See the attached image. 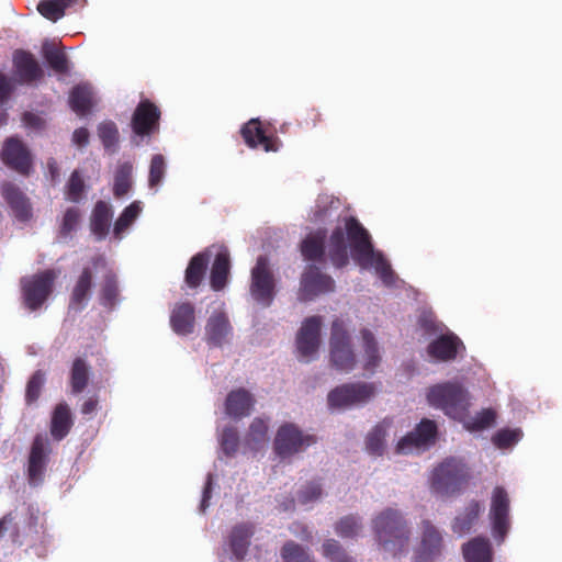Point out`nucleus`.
<instances>
[{
  "mask_svg": "<svg viewBox=\"0 0 562 562\" xmlns=\"http://www.w3.org/2000/svg\"><path fill=\"white\" fill-rule=\"evenodd\" d=\"M372 531L381 551L392 558L407 555L412 528L405 515L395 508H384L372 519Z\"/></svg>",
  "mask_w": 562,
  "mask_h": 562,
  "instance_id": "nucleus-1",
  "label": "nucleus"
},
{
  "mask_svg": "<svg viewBox=\"0 0 562 562\" xmlns=\"http://www.w3.org/2000/svg\"><path fill=\"white\" fill-rule=\"evenodd\" d=\"M353 263L362 270L374 271L385 286H393L396 276L382 251L373 246L371 235L353 217Z\"/></svg>",
  "mask_w": 562,
  "mask_h": 562,
  "instance_id": "nucleus-2",
  "label": "nucleus"
},
{
  "mask_svg": "<svg viewBox=\"0 0 562 562\" xmlns=\"http://www.w3.org/2000/svg\"><path fill=\"white\" fill-rule=\"evenodd\" d=\"M427 401L430 406L442 409L446 415L454 419L462 418L470 406L469 393L458 382H445L430 386Z\"/></svg>",
  "mask_w": 562,
  "mask_h": 562,
  "instance_id": "nucleus-3",
  "label": "nucleus"
},
{
  "mask_svg": "<svg viewBox=\"0 0 562 562\" xmlns=\"http://www.w3.org/2000/svg\"><path fill=\"white\" fill-rule=\"evenodd\" d=\"M469 479V468L462 460L447 458L432 470L430 488L436 494L449 496L458 493Z\"/></svg>",
  "mask_w": 562,
  "mask_h": 562,
  "instance_id": "nucleus-4",
  "label": "nucleus"
},
{
  "mask_svg": "<svg viewBox=\"0 0 562 562\" xmlns=\"http://www.w3.org/2000/svg\"><path fill=\"white\" fill-rule=\"evenodd\" d=\"M56 274L47 269L31 277L21 279V290L25 306L30 311L38 310L53 291Z\"/></svg>",
  "mask_w": 562,
  "mask_h": 562,
  "instance_id": "nucleus-5",
  "label": "nucleus"
},
{
  "mask_svg": "<svg viewBox=\"0 0 562 562\" xmlns=\"http://www.w3.org/2000/svg\"><path fill=\"white\" fill-rule=\"evenodd\" d=\"M249 291L252 299L262 306L268 307L272 304L276 295V279L266 256H259L251 269Z\"/></svg>",
  "mask_w": 562,
  "mask_h": 562,
  "instance_id": "nucleus-6",
  "label": "nucleus"
},
{
  "mask_svg": "<svg viewBox=\"0 0 562 562\" xmlns=\"http://www.w3.org/2000/svg\"><path fill=\"white\" fill-rule=\"evenodd\" d=\"M316 441L317 438L314 435H305L295 425L284 424L277 431L273 449L280 458L284 459L304 451Z\"/></svg>",
  "mask_w": 562,
  "mask_h": 562,
  "instance_id": "nucleus-7",
  "label": "nucleus"
},
{
  "mask_svg": "<svg viewBox=\"0 0 562 562\" xmlns=\"http://www.w3.org/2000/svg\"><path fill=\"white\" fill-rule=\"evenodd\" d=\"M510 498L503 486L494 487L491 496L488 517L492 535L496 541L503 542L510 528Z\"/></svg>",
  "mask_w": 562,
  "mask_h": 562,
  "instance_id": "nucleus-8",
  "label": "nucleus"
},
{
  "mask_svg": "<svg viewBox=\"0 0 562 562\" xmlns=\"http://www.w3.org/2000/svg\"><path fill=\"white\" fill-rule=\"evenodd\" d=\"M329 362L338 371H348L351 368V338L340 319H335L331 325Z\"/></svg>",
  "mask_w": 562,
  "mask_h": 562,
  "instance_id": "nucleus-9",
  "label": "nucleus"
},
{
  "mask_svg": "<svg viewBox=\"0 0 562 562\" xmlns=\"http://www.w3.org/2000/svg\"><path fill=\"white\" fill-rule=\"evenodd\" d=\"M321 316H310L304 319L295 337L300 360L310 362L316 358L321 346Z\"/></svg>",
  "mask_w": 562,
  "mask_h": 562,
  "instance_id": "nucleus-10",
  "label": "nucleus"
},
{
  "mask_svg": "<svg viewBox=\"0 0 562 562\" xmlns=\"http://www.w3.org/2000/svg\"><path fill=\"white\" fill-rule=\"evenodd\" d=\"M437 435V424L423 418L412 431L398 440L395 450L398 454H408L415 450L427 449L435 443Z\"/></svg>",
  "mask_w": 562,
  "mask_h": 562,
  "instance_id": "nucleus-11",
  "label": "nucleus"
},
{
  "mask_svg": "<svg viewBox=\"0 0 562 562\" xmlns=\"http://www.w3.org/2000/svg\"><path fill=\"white\" fill-rule=\"evenodd\" d=\"M0 159L11 170L21 176H30L33 169L31 151L18 137L12 136L4 140L0 151Z\"/></svg>",
  "mask_w": 562,
  "mask_h": 562,
  "instance_id": "nucleus-12",
  "label": "nucleus"
},
{
  "mask_svg": "<svg viewBox=\"0 0 562 562\" xmlns=\"http://www.w3.org/2000/svg\"><path fill=\"white\" fill-rule=\"evenodd\" d=\"M160 116V109L154 102L148 99L142 100L137 104L131 121V127L135 136L150 138L158 133Z\"/></svg>",
  "mask_w": 562,
  "mask_h": 562,
  "instance_id": "nucleus-13",
  "label": "nucleus"
},
{
  "mask_svg": "<svg viewBox=\"0 0 562 562\" xmlns=\"http://www.w3.org/2000/svg\"><path fill=\"white\" fill-rule=\"evenodd\" d=\"M240 135L245 144L251 148H262L265 151H278L281 142L273 133H269L266 125L259 119H251L240 128Z\"/></svg>",
  "mask_w": 562,
  "mask_h": 562,
  "instance_id": "nucleus-14",
  "label": "nucleus"
},
{
  "mask_svg": "<svg viewBox=\"0 0 562 562\" xmlns=\"http://www.w3.org/2000/svg\"><path fill=\"white\" fill-rule=\"evenodd\" d=\"M333 279L329 276L322 273L316 266L310 265L301 278L299 300L307 302L319 294L333 291Z\"/></svg>",
  "mask_w": 562,
  "mask_h": 562,
  "instance_id": "nucleus-15",
  "label": "nucleus"
},
{
  "mask_svg": "<svg viewBox=\"0 0 562 562\" xmlns=\"http://www.w3.org/2000/svg\"><path fill=\"white\" fill-rule=\"evenodd\" d=\"M49 451L47 437L42 434L36 435L27 462V479L31 485L37 486L43 482Z\"/></svg>",
  "mask_w": 562,
  "mask_h": 562,
  "instance_id": "nucleus-16",
  "label": "nucleus"
},
{
  "mask_svg": "<svg viewBox=\"0 0 562 562\" xmlns=\"http://www.w3.org/2000/svg\"><path fill=\"white\" fill-rule=\"evenodd\" d=\"M443 539L438 528L428 519L420 522V544L414 562H431L440 555Z\"/></svg>",
  "mask_w": 562,
  "mask_h": 562,
  "instance_id": "nucleus-17",
  "label": "nucleus"
},
{
  "mask_svg": "<svg viewBox=\"0 0 562 562\" xmlns=\"http://www.w3.org/2000/svg\"><path fill=\"white\" fill-rule=\"evenodd\" d=\"M15 75L22 83H32L44 77V70L34 55L24 49H16L12 56Z\"/></svg>",
  "mask_w": 562,
  "mask_h": 562,
  "instance_id": "nucleus-18",
  "label": "nucleus"
},
{
  "mask_svg": "<svg viewBox=\"0 0 562 562\" xmlns=\"http://www.w3.org/2000/svg\"><path fill=\"white\" fill-rule=\"evenodd\" d=\"M351 246V216L345 217V228H336L329 240V258L340 268L348 263L347 248Z\"/></svg>",
  "mask_w": 562,
  "mask_h": 562,
  "instance_id": "nucleus-19",
  "label": "nucleus"
},
{
  "mask_svg": "<svg viewBox=\"0 0 562 562\" xmlns=\"http://www.w3.org/2000/svg\"><path fill=\"white\" fill-rule=\"evenodd\" d=\"M1 194L18 221L27 222L32 217L30 199L16 184L10 181L3 182Z\"/></svg>",
  "mask_w": 562,
  "mask_h": 562,
  "instance_id": "nucleus-20",
  "label": "nucleus"
},
{
  "mask_svg": "<svg viewBox=\"0 0 562 562\" xmlns=\"http://www.w3.org/2000/svg\"><path fill=\"white\" fill-rule=\"evenodd\" d=\"M464 349L462 340L453 333H448L432 340L427 347V352L438 361L448 362L454 360L460 350Z\"/></svg>",
  "mask_w": 562,
  "mask_h": 562,
  "instance_id": "nucleus-21",
  "label": "nucleus"
},
{
  "mask_svg": "<svg viewBox=\"0 0 562 562\" xmlns=\"http://www.w3.org/2000/svg\"><path fill=\"white\" fill-rule=\"evenodd\" d=\"M93 286V274L89 267L82 269L70 293L68 308L76 313L81 312L90 299Z\"/></svg>",
  "mask_w": 562,
  "mask_h": 562,
  "instance_id": "nucleus-22",
  "label": "nucleus"
},
{
  "mask_svg": "<svg viewBox=\"0 0 562 562\" xmlns=\"http://www.w3.org/2000/svg\"><path fill=\"white\" fill-rule=\"evenodd\" d=\"M232 334V326L224 312H214L205 325V340L207 345L221 347Z\"/></svg>",
  "mask_w": 562,
  "mask_h": 562,
  "instance_id": "nucleus-23",
  "label": "nucleus"
},
{
  "mask_svg": "<svg viewBox=\"0 0 562 562\" xmlns=\"http://www.w3.org/2000/svg\"><path fill=\"white\" fill-rule=\"evenodd\" d=\"M195 325V310L190 302L177 304L170 314V326L179 336L193 333Z\"/></svg>",
  "mask_w": 562,
  "mask_h": 562,
  "instance_id": "nucleus-24",
  "label": "nucleus"
},
{
  "mask_svg": "<svg viewBox=\"0 0 562 562\" xmlns=\"http://www.w3.org/2000/svg\"><path fill=\"white\" fill-rule=\"evenodd\" d=\"M254 403L255 400L249 391L243 387L233 390L227 394L225 413L233 418H243L250 414Z\"/></svg>",
  "mask_w": 562,
  "mask_h": 562,
  "instance_id": "nucleus-25",
  "label": "nucleus"
},
{
  "mask_svg": "<svg viewBox=\"0 0 562 562\" xmlns=\"http://www.w3.org/2000/svg\"><path fill=\"white\" fill-rule=\"evenodd\" d=\"M255 526L250 522L237 524L229 533V547L236 560L243 561L248 553Z\"/></svg>",
  "mask_w": 562,
  "mask_h": 562,
  "instance_id": "nucleus-26",
  "label": "nucleus"
},
{
  "mask_svg": "<svg viewBox=\"0 0 562 562\" xmlns=\"http://www.w3.org/2000/svg\"><path fill=\"white\" fill-rule=\"evenodd\" d=\"M462 554L465 562H493V549L490 540L477 536L463 543Z\"/></svg>",
  "mask_w": 562,
  "mask_h": 562,
  "instance_id": "nucleus-27",
  "label": "nucleus"
},
{
  "mask_svg": "<svg viewBox=\"0 0 562 562\" xmlns=\"http://www.w3.org/2000/svg\"><path fill=\"white\" fill-rule=\"evenodd\" d=\"M482 512V504L479 501H470L464 509L459 513L451 525L454 533L463 536L469 533L476 524Z\"/></svg>",
  "mask_w": 562,
  "mask_h": 562,
  "instance_id": "nucleus-28",
  "label": "nucleus"
},
{
  "mask_svg": "<svg viewBox=\"0 0 562 562\" xmlns=\"http://www.w3.org/2000/svg\"><path fill=\"white\" fill-rule=\"evenodd\" d=\"M112 215V209L106 202L98 201L95 203L91 214L90 227L98 239H104L109 234Z\"/></svg>",
  "mask_w": 562,
  "mask_h": 562,
  "instance_id": "nucleus-29",
  "label": "nucleus"
},
{
  "mask_svg": "<svg viewBox=\"0 0 562 562\" xmlns=\"http://www.w3.org/2000/svg\"><path fill=\"white\" fill-rule=\"evenodd\" d=\"M71 427L70 408L66 403H59L52 415L50 435L55 440L60 441L69 434Z\"/></svg>",
  "mask_w": 562,
  "mask_h": 562,
  "instance_id": "nucleus-30",
  "label": "nucleus"
},
{
  "mask_svg": "<svg viewBox=\"0 0 562 562\" xmlns=\"http://www.w3.org/2000/svg\"><path fill=\"white\" fill-rule=\"evenodd\" d=\"M209 260L210 256L207 252H198L190 259L184 273V282L190 289H196L202 283Z\"/></svg>",
  "mask_w": 562,
  "mask_h": 562,
  "instance_id": "nucleus-31",
  "label": "nucleus"
},
{
  "mask_svg": "<svg viewBox=\"0 0 562 562\" xmlns=\"http://www.w3.org/2000/svg\"><path fill=\"white\" fill-rule=\"evenodd\" d=\"M120 289L115 272L108 269L99 288V302L105 308H113L119 302Z\"/></svg>",
  "mask_w": 562,
  "mask_h": 562,
  "instance_id": "nucleus-32",
  "label": "nucleus"
},
{
  "mask_svg": "<svg viewBox=\"0 0 562 562\" xmlns=\"http://www.w3.org/2000/svg\"><path fill=\"white\" fill-rule=\"evenodd\" d=\"M229 254L224 249L215 256L211 268L210 281L214 291H221L225 288L229 274Z\"/></svg>",
  "mask_w": 562,
  "mask_h": 562,
  "instance_id": "nucleus-33",
  "label": "nucleus"
},
{
  "mask_svg": "<svg viewBox=\"0 0 562 562\" xmlns=\"http://www.w3.org/2000/svg\"><path fill=\"white\" fill-rule=\"evenodd\" d=\"M42 54L48 66L58 75L69 72V59L63 48L54 43L45 42L42 45Z\"/></svg>",
  "mask_w": 562,
  "mask_h": 562,
  "instance_id": "nucleus-34",
  "label": "nucleus"
},
{
  "mask_svg": "<svg viewBox=\"0 0 562 562\" xmlns=\"http://www.w3.org/2000/svg\"><path fill=\"white\" fill-rule=\"evenodd\" d=\"M326 232L319 229L307 235L301 243V252L304 259L318 261L325 254Z\"/></svg>",
  "mask_w": 562,
  "mask_h": 562,
  "instance_id": "nucleus-35",
  "label": "nucleus"
},
{
  "mask_svg": "<svg viewBox=\"0 0 562 562\" xmlns=\"http://www.w3.org/2000/svg\"><path fill=\"white\" fill-rule=\"evenodd\" d=\"M361 338L364 353L361 356L360 361L362 362L366 372L373 373L381 359L376 340L373 334L368 329H363L361 331Z\"/></svg>",
  "mask_w": 562,
  "mask_h": 562,
  "instance_id": "nucleus-36",
  "label": "nucleus"
},
{
  "mask_svg": "<svg viewBox=\"0 0 562 562\" xmlns=\"http://www.w3.org/2000/svg\"><path fill=\"white\" fill-rule=\"evenodd\" d=\"M90 366L82 357H76L70 368V386L74 394L81 393L88 385Z\"/></svg>",
  "mask_w": 562,
  "mask_h": 562,
  "instance_id": "nucleus-37",
  "label": "nucleus"
},
{
  "mask_svg": "<svg viewBox=\"0 0 562 562\" xmlns=\"http://www.w3.org/2000/svg\"><path fill=\"white\" fill-rule=\"evenodd\" d=\"M69 105L78 115H86L92 108L91 90L81 85L74 87L69 95Z\"/></svg>",
  "mask_w": 562,
  "mask_h": 562,
  "instance_id": "nucleus-38",
  "label": "nucleus"
},
{
  "mask_svg": "<svg viewBox=\"0 0 562 562\" xmlns=\"http://www.w3.org/2000/svg\"><path fill=\"white\" fill-rule=\"evenodd\" d=\"M386 428V424L380 423L368 434L366 449L370 454L380 457L384 453Z\"/></svg>",
  "mask_w": 562,
  "mask_h": 562,
  "instance_id": "nucleus-39",
  "label": "nucleus"
},
{
  "mask_svg": "<svg viewBox=\"0 0 562 562\" xmlns=\"http://www.w3.org/2000/svg\"><path fill=\"white\" fill-rule=\"evenodd\" d=\"M132 171L133 166L128 161L123 162L117 167L113 186V194L116 198H122L128 193L132 187Z\"/></svg>",
  "mask_w": 562,
  "mask_h": 562,
  "instance_id": "nucleus-40",
  "label": "nucleus"
},
{
  "mask_svg": "<svg viewBox=\"0 0 562 562\" xmlns=\"http://www.w3.org/2000/svg\"><path fill=\"white\" fill-rule=\"evenodd\" d=\"M71 2L72 0H42L37 4V11L45 19L56 22L65 15V10Z\"/></svg>",
  "mask_w": 562,
  "mask_h": 562,
  "instance_id": "nucleus-41",
  "label": "nucleus"
},
{
  "mask_svg": "<svg viewBox=\"0 0 562 562\" xmlns=\"http://www.w3.org/2000/svg\"><path fill=\"white\" fill-rule=\"evenodd\" d=\"M327 403L330 409H344L351 405V384L335 387L328 393Z\"/></svg>",
  "mask_w": 562,
  "mask_h": 562,
  "instance_id": "nucleus-42",
  "label": "nucleus"
},
{
  "mask_svg": "<svg viewBox=\"0 0 562 562\" xmlns=\"http://www.w3.org/2000/svg\"><path fill=\"white\" fill-rule=\"evenodd\" d=\"M140 211L142 209L139 202H133L123 210L114 223L113 233L115 237H121L122 233L125 232V229H127L130 225L136 220Z\"/></svg>",
  "mask_w": 562,
  "mask_h": 562,
  "instance_id": "nucleus-43",
  "label": "nucleus"
},
{
  "mask_svg": "<svg viewBox=\"0 0 562 562\" xmlns=\"http://www.w3.org/2000/svg\"><path fill=\"white\" fill-rule=\"evenodd\" d=\"M98 135L106 150L115 151L119 143V130L114 122L108 121L101 123L98 127Z\"/></svg>",
  "mask_w": 562,
  "mask_h": 562,
  "instance_id": "nucleus-44",
  "label": "nucleus"
},
{
  "mask_svg": "<svg viewBox=\"0 0 562 562\" xmlns=\"http://www.w3.org/2000/svg\"><path fill=\"white\" fill-rule=\"evenodd\" d=\"M268 424L261 418H255L249 427L247 443L254 450L258 449V445L267 440Z\"/></svg>",
  "mask_w": 562,
  "mask_h": 562,
  "instance_id": "nucleus-45",
  "label": "nucleus"
},
{
  "mask_svg": "<svg viewBox=\"0 0 562 562\" xmlns=\"http://www.w3.org/2000/svg\"><path fill=\"white\" fill-rule=\"evenodd\" d=\"M85 189V181L80 176V172L78 170H74L66 186V199L74 203L79 202L82 199Z\"/></svg>",
  "mask_w": 562,
  "mask_h": 562,
  "instance_id": "nucleus-46",
  "label": "nucleus"
},
{
  "mask_svg": "<svg viewBox=\"0 0 562 562\" xmlns=\"http://www.w3.org/2000/svg\"><path fill=\"white\" fill-rule=\"evenodd\" d=\"M284 562H314L310 554L294 541H286L281 549Z\"/></svg>",
  "mask_w": 562,
  "mask_h": 562,
  "instance_id": "nucleus-47",
  "label": "nucleus"
},
{
  "mask_svg": "<svg viewBox=\"0 0 562 562\" xmlns=\"http://www.w3.org/2000/svg\"><path fill=\"white\" fill-rule=\"evenodd\" d=\"M522 437L519 428H504L498 430L492 438L493 443L499 449H507L517 443Z\"/></svg>",
  "mask_w": 562,
  "mask_h": 562,
  "instance_id": "nucleus-48",
  "label": "nucleus"
},
{
  "mask_svg": "<svg viewBox=\"0 0 562 562\" xmlns=\"http://www.w3.org/2000/svg\"><path fill=\"white\" fill-rule=\"evenodd\" d=\"M166 173V161L161 154L151 157L149 166L148 184L150 188L158 187Z\"/></svg>",
  "mask_w": 562,
  "mask_h": 562,
  "instance_id": "nucleus-49",
  "label": "nucleus"
},
{
  "mask_svg": "<svg viewBox=\"0 0 562 562\" xmlns=\"http://www.w3.org/2000/svg\"><path fill=\"white\" fill-rule=\"evenodd\" d=\"M80 216L81 214L78 207L72 206L66 210L59 227L60 237L67 238L76 231Z\"/></svg>",
  "mask_w": 562,
  "mask_h": 562,
  "instance_id": "nucleus-50",
  "label": "nucleus"
},
{
  "mask_svg": "<svg viewBox=\"0 0 562 562\" xmlns=\"http://www.w3.org/2000/svg\"><path fill=\"white\" fill-rule=\"evenodd\" d=\"M44 383L45 373L42 370L35 371L26 385L25 400L29 404H32L38 400Z\"/></svg>",
  "mask_w": 562,
  "mask_h": 562,
  "instance_id": "nucleus-51",
  "label": "nucleus"
},
{
  "mask_svg": "<svg viewBox=\"0 0 562 562\" xmlns=\"http://www.w3.org/2000/svg\"><path fill=\"white\" fill-rule=\"evenodd\" d=\"M239 446L238 432L233 427H226L222 432L221 447L224 453L232 457L236 453Z\"/></svg>",
  "mask_w": 562,
  "mask_h": 562,
  "instance_id": "nucleus-52",
  "label": "nucleus"
},
{
  "mask_svg": "<svg viewBox=\"0 0 562 562\" xmlns=\"http://www.w3.org/2000/svg\"><path fill=\"white\" fill-rule=\"evenodd\" d=\"M375 394V386L373 383L358 382L353 383V405L364 404L370 401Z\"/></svg>",
  "mask_w": 562,
  "mask_h": 562,
  "instance_id": "nucleus-53",
  "label": "nucleus"
},
{
  "mask_svg": "<svg viewBox=\"0 0 562 562\" xmlns=\"http://www.w3.org/2000/svg\"><path fill=\"white\" fill-rule=\"evenodd\" d=\"M323 554L331 562H348L346 552L334 539H328L323 543Z\"/></svg>",
  "mask_w": 562,
  "mask_h": 562,
  "instance_id": "nucleus-54",
  "label": "nucleus"
},
{
  "mask_svg": "<svg viewBox=\"0 0 562 562\" xmlns=\"http://www.w3.org/2000/svg\"><path fill=\"white\" fill-rule=\"evenodd\" d=\"M322 496V487L318 484H310L303 491L297 492V499L301 504H308Z\"/></svg>",
  "mask_w": 562,
  "mask_h": 562,
  "instance_id": "nucleus-55",
  "label": "nucleus"
},
{
  "mask_svg": "<svg viewBox=\"0 0 562 562\" xmlns=\"http://www.w3.org/2000/svg\"><path fill=\"white\" fill-rule=\"evenodd\" d=\"M417 324L428 335H432L439 330V324L432 313H422Z\"/></svg>",
  "mask_w": 562,
  "mask_h": 562,
  "instance_id": "nucleus-56",
  "label": "nucleus"
},
{
  "mask_svg": "<svg viewBox=\"0 0 562 562\" xmlns=\"http://www.w3.org/2000/svg\"><path fill=\"white\" fill-rule=\"evenodd\" d=\"M496 418V414L493 409H483L476 415L473 422L475 429H484L490 427Z\"/></svg>",
  "mask_w": 562,
  "mask_h": 562,
  "instance_id": "nucleus-57",
  "label": "nucleus"
},
{
  "mask_svg": "<svg viewBox=\"0 0 562 562\" xmlns=\"http://www.w3.org/2000/svg\"><path fill=\"white\" fill-rule=\"evenodd\" d=\"M13 87L11 80L2 72H0V102H4L9 99Z\"/></svg>",
  "mask_w": 562,
  "mask_h": 562,
  "instance_id": "nucleus-58",
  "label": "nucleus"
},
{
  "mask_svg": "<svg viewBox=\"0 0 562 562\" xmlns=\"http://www.w3.org/2000/svg\"><path fill=\"white\" fill-rule=\"evenodd\" d=\"M89 131L85 127L75 130L72 134V142L79 147H83L89 143Z\"/></svg>",
  "mask_w": 562,
  "mask_h": 562,
  "instance_id": "nucleus-59",
  "label": "nucleus"
},
{
  "mask_svg": "<svg viewBox=\"0 0 562 562\" xmlns=\"http://www.w3.org/2000/svg\"><path fill=\"white\" fill-rule=\"evenodd\" d=\"M335 530H336L337 535H339L341 537H349L351 535V518H349V517L341 518L337 522Z\"/></svg>",
  "mask_w": 562,
  "mask_h": 562,
  "instance_id": "nucleus-60",
  "label": "nucleus"
},
{
  "mask_svg": "<svg viewBox=\"0 0 562 562\" xmlns=\"http://www.w3.org/2000/svg\"><path fill=\"white\" fill-rule=\"evenodd\" d=\"M212 494V475L210 474L207 477V481L205 483V486L203 488V495L202 501L200 504V510L203 513L209 507V502Z\"/></svg>",
  "mask_w": 562,
  "mask_h": 562,
  "instance_id": "nucleus-61",
  "label": "nucleus"
},
{
  "mask_svg": "<svg viewBox=\"0 0 562 562\" xmlns=\"http://www.w3.org/2000/svg\"><path fill=\"white\" fill-rule=\"evenodd\" d=\"M99 400L97 396H91L81 405V414L85 416L92 415L98 408Z\"/></svg>",
  "mask_w": 562,
  "mask_h": 562,
  "instance_id": "nucleus-62",
  "label": "nucleus"
},
{
  "mask_svg": "<svg viewBox=\"0 0 562 562\" xmlns=\"http://www.w3.org/2000/svg\"><path fill=\"white\" fill-rule=\"evenodd\" d=\"M13 522V517L11 514L5 515L2 519H0V538L8 530V526Z\"/></svg>",
  "mask_w": 562,
  "mask_h": 562,
  "instance_id": "nucleus-63",
  "label": "nucleus"
},
{
  "mask_svg": "<svg viewBox=\"0 0 562 562\" xmlns=\"http://www.w3.org/2000/svg\"><path fill=\"white\" fill-rule=\"evenodd\" d=\"M23 120L27 125H34V126L37 125L38 122L41 121L38 116H36L35 114H32V113H25L23 115Z\"/></svg>",
  "mask_w": 562,
  "mask_h": 562,
  "instance_id": "nucleus-64",
  "label": "nucleus"
}]
</instances>
